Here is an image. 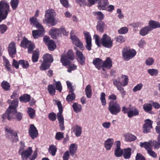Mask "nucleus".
<instances>
[{
  "mask_svg": "<svg viewBox=\"0 0 160 160\" xmlns=\"http://www.w3.org/2000/svg\"><path fill=\"white\" fill-rule=\"evenodd\" d=\"M94 37L95 38V43L98 47H100L101 44L104 47L108 48H110L112 47L113 40L107 34H104L100 41L98 35L95 34Z\"/></svg>",
  "mask_w": 160,
  "mask_h": 160,
  "instance_id": "nucleus-1",
  "label": "nucleus"
},
{
  "mask_svg": "<svg viewBox=\"0 0 160 160\" xmlns=\"http://www.w3.org/2000/svg\"><path fill=\"white\" fill-rule=\"evenodd\" d=\"M75 56L72 50H69L66 54L62 55L60 61L62 65L66 66L71 63V62L69 60H73Z\"/></svg>",
  "mask_w": 160,
  "mask_h": 160,
  "instance_id": "nucleus-2",
  "label": "nucleus"
},
{
  "mask_svg": "<svg viewBox=\"0 0 160 160\" xmlns=\"http://www.w3.org/2000/svg\"><path fill=\"white\" fill-rule=\"evenodd\" d=\"M22 114L20 112H17L14 111L9 112L7 113H4L2 115V121H3L5 119L7 118L9 120L12 119L16 120L18 121H20L22 118Z\"/></svg>",
  "mask_w": 160,
  "mask_h": 160,
  "instance_id": "nucleus-3",
  "label": "nucleus"
},
{
  "mask_svg": "<svg viewBox=\"0 0 160 160\" xmlns=\"http://www.w3.org/2000/svg\"><path fill=\"white\" fill-rule=\"evenodd\" d=\"M108 110L112 114L116 115L120 112L121 108L117 102L111 101L108 104Z\"/></svg>",
  "mask_w": 160,
  "mask_h": 160,
  "instance_id": "nucleus-4",
  "label": "nucleus"
},
{
  "mask_svg": "<svg viewBox=\"0 0 160 160\" xmlns=\"http://www.w3.org/2000/svg\"><path fill=\"white\" fill-rule=\"evenodd\" d=\"M123 58L126 60H129L134 57L136 54V51L127 48H124L122 52Z\"/></svg>",
  "mask_w": 160,
  "mask_h": 160,
  "instance_id": "nucleus-5",
  "label": "nucleus"
},
{
  "mask_svg": "<svg viewBox=\"0 0 160 160\" xmlns=\"http://www.w3.org/2000/svg\"><path fill=\"white\" fill-rule=\"evenodd\" d=\"M5 130L7 132L6 134V137L11 139L12 142H17L19 141L18 133L13 129L10 128H5Z\"/></svg>",
  "mask_w": 160,
  "mask_h": 160,
  "instance_id": "nucleus-6",
  "label": "nucleus"
},
{
  "mask_svg": "<svg viewBox=\"0 0 160 160\" xmlns=\"http://www.w3.org/2000/svg\"><path fill=\"white\" fill-rule=\"evenodd\" d=\"M8 100L7 102L8 103L11 104L9 105L8 108H7L5 113H7L9 112L14 111L15 112L17 110V108L18 106V99H15L12 101Z\"/></svg>",
  "mask_w": 160,
  "mask_h": 160,
  "instance_id": "nucleus-7",
  "label": "nucleus"
},
{
  "mask_svg": "<svg viewBox=\"0 0 160 160\" xmlns=\"http://www.w3.org/2000/svg\"><path fill=\"white\" fill-rule=\"evenodd\" d=\"M53 11H47L45 15V20L48 23H50L52 26H54L56 24L54 18V12Z\"/></svg>",
  "mask_w": 160,
  "mask_h": 160,
  "instance_id": "nucleus-8",
  "label": "nucleus"
},
{
  "mask_svg": "<svg viewBox=\"0 0 160 160\" xmlns=\"http://www.w3.org/2000/svg\"><path fill=\"white\" fill-rule=\"evenodd\" d=\"M8 50L9 56L12 58H14L17 53V50L16 44L14 42H12L9 44Z\"/></svg>",
  "mask_w": 160,
  "mask_h": 160,
  "instance_id": "nucleus-9",
  "label": "nucleus"
},
{
  "mask_svg": "<svg viewBox=\"0 0 160 160\" xmlns=\"http://www.w3.org/2000/svg\"><path fill=\"white\" fill-rule=\"evenodd\" d=\"M145 123L142 127V131L144 133L150 132V129L152 128L153 122L149 119H147L144 121Z\"/></svg>",
  "mask_w": 160,
  "mask_h": 160,
  "instance_id": "nucleus-10",
  "label": "nucleus"
},
{
  "mask_svg": "<svg viewBox=\"0 0 160 160\" xmlns=\"http://www.w3.org/2000/svg\"><path fill=\"white\" fill-rule=\"evenodd\" d=\"M29 134L32 139L37 138L38 135V131L34 124H31L28 129Z\"/></svg>",
  "mask_w": 160,
  "mask_h": 160,
  "instance_id": "nucleus-11",
  "label": "nucleus"
},
{
  "mask_svg": "<svg viewBox=\"0 0 160 160\" xmlns=\"http://www.w3.org/2000/svg\"><path fill=\"white\" fill-rule=\"evenodd\" d=\"M32 152L31 147H29L27 149L24 150L22 152H21L20 154L21 156V158L22 160H27V159L31 156Z\"/></svg>",
  "mask_w": 160,
  "mask_h": 160,
  "instance_id": "nucleus-12",
  "label": "nucleus"
},
{
  "mask_svg": "<svg viewBox=\"0 0 160 160\" xmlns=\"http://www.w3.org/2000/svg\"><path fill=\"white\" fill-rule=\"evenodd\" d=\"M156 132L159 135L157 137V141H153L152 142V145L155 149H158L160 148V126H156L155 127Z\"/></svg>",
  "mask_w": 160,
  "mask_h": 160,
  "instance_id": "nucleus-13",
  "label": "nucleus"
},
{
  "mask_svg": "<svg viewBox=\"0 0 160 160\" xmlns=\"http://www.w3.org/2000/svg\"><path fill=\"white\" fill-rule=\"evenodd\" d=\"M73 43L79 48L82 50H84V47L82 43L80 41L79 38L76 36L71 37L70 38Z\"/></svg>",
  "mask_w": 160,
  "mask_h": 160,
  "instance_id": "nucleus-14",
  "label": "nucleus"
},
{
  "mask_svg": "<svg viewBox=\"0 0 160 160\" xmlns=\"http://www.w3.org/2000/svg\"><path fill=\"white\" fill-rule=\"evenodd\" d=\"M57 105L59 110V112L57 113V118L59 123L64 122V118L62 115L63 108L62 104L60 101H58L57 102Z\"/></svg>",
  "mask_w": 160,
  "mask_h": 160,
  "instance_id": "nucleus-15",
  "label": "nucleus"
},
{
  "mask_svg": "<svg viewBox=\"0 0 160 160\" xmlns=\"http://www.w3.org/2000/svg\"><path fill=\"white\" fill-rule=\"evenodd\" d=\"M76 55L77 57L78 62L82 66L85 64L86 58L82 52L78 50H76Z\"/></svg>",
  "mask_w": 160,
  "mask_h": 160,
  "instance_id": "nucleus-16",
  "label": "nucleus"
},
{
  "mask_svg": "<svg viewBox=\"0 0 160 160\" xmlns=\"http://www.w3.org/2000/svg\"><path fill=\"white\" fill-rule=\"evenodd\" d=\"M112 67V61L111 58L108 57L103 62L102 70L105 71V68L110 69Z\"/></svg>",
  "mask_w": 160,
  "mask_h": 160,
  "instance_id": "nucleus-17",
  "label": "nucleus"
},
{
  "mask_svg": "<svg viewBox=\"0 0 160 160\" xmlns=\"http://www.w3.org/2000/svg\"><path fill=\"white\" fill-rule=\"evenodd\" d=\"M78 147L75 143L71 144L69 147V153L74 158L78 157L76 154Z\"/></svg>",
  "mask_w": 160,
  "mask_h": 160,
  "instance_id": "nucleus-18",
  "label": "nucleus"
},
{
  "mask_svg": "<svg viewBox=\"0 0 160 160\" xmlns=\"http://www.w3.org/2000/svg\"><path fill=\"white\" fill-rule=\"evenodd\" d=\"M49 34L53 39H56L57 36H60L61 34L60 29L52 28L49 31Z\"/></svg>",
  "mask_w": 160,
  "mask_h": 160,
  "instance_id": "nucleus-19",
  "label": "nucleus"
},
{
  "mask_svg": "<svg viewBox=\"0 0 160 160\" xmlns=\"http://www.w3.org/2000/svg\"><path fill=\"white\" fill-rule=\"evenodd\" d=\"M85 37L86 43V48L88 50L90 51L91 50L92 46L91 36L89 32H87L85 34Z\"/></svg>",
  "mask_w": 160,
  "mask_h": 160,
  "instance_id": "nucleus-20",
  "label": "nucleus"
},
{
  "mask_svg": "<svg viewBox=\"0 0 160 160\" xmlns=\"http://www.w3.org/2000/svg\"><path fill=\"white\" fill-rule=\"evenodd\" d=\"M139 112L138 109L136 108H130L128 112V116L129 118H131L133 116H138L139 114Z\"/></svg>",
  "mask_w": 160,
  "mask_h": 160,
  "instance_id": "nucleus-21",
  "label": "nucleus"
},
{
  "mask_svg": "<svg viewBox=\"0 0 160 160\" xmlns=\"http://www.w3.org/2000/svg\"><path fill=\"white\" fill-rule=\"evenodd\" d=\"M93 64L98 69L100 70L102 68L103 60L99 58H96L93 60Z\"/></svg>",
  "mask_w": 160,
  "mask_h": 160,
  "instance_id": "nucleus-22",
  "label": "nucleus"
},
{
  "mask_svg": "<svg viewBox=\"0 0 160 160\" xmlns=\"http://www.w3.org/2000/svg\"><path fill=\"white\" fill-rule=\"evenodd\" d=\"M148 26L152 31L154 29L160 28V23L158 22L151 20L149 22Z\"/></svg>",
  "mask_w": 160,
  "mask_h": 160,
  "instance_id": "nucleus-23",
  "label": "nucleus"
},
{
  "mask_svg": "<svg viewBox=\"0 0 160 160\" xmlns=\"http://www.w3.org/2000/svg\"><path fill=\"white\" fill-rule=\"evenodd\" d=\"M72 129L76 137H78L81 136L82 131L81 127L76 125L72 127Z\"/></svg>",
  "mask_w": 160,
  "mask_h": 160,
  "instance_id": "nucleus-24",
  "label": "nucleus"
},
{
  "mask_svg": "<svg viewBox=\"0 0 160 160\" xmlns=\"http://www.w3.org/2000/svg\"><path fill=\"white\" fill-rule=\"evenodd\" d=\"M9 3L6 0H2L0 1V10H9Z\"/></svg>",
  "mask_w": 160,
  "mask_h": 160,
  "instance_id": "nucleus-25",
  "label": "nucleus"
},
{
  "mask_svg": "<svg viewBox=\"0 0 160 160\" xmlns=\"http://www.w3.org/2000/svg\"><path fill=\"white\" fill-rule=\"evenodd\" d=\"M131 148H127L123 149L122 154L125 159H128L131 155Z\"/></svg>",
  "mask_w": 160,
  "mask_h": 160,
  "instance_id": "nucleus-26",
  "label": "nucleus"
},
{
  "mask_svg": "<svg viewBox=\"0 0 160 160\" xmlns=\"http://www.w3.org/2000/svg\"><path fill=\"white\" fill-rule=\"evenodd\" d=\"M108 2L107 0H100L98 2V7L99 10H105L106 7L108 4Z\"/></svg>",
  "mask_w": 160,
  "mask_h": 160,
  "instance_id": "nucleus-27",
  "label": "nucleus"
},
{
  "mask_svg": "<svg viewBox=\"0 0 160 160\" xmlns=\"http://www.w3.org/2000/svg\"><path fill=\"white\" fill-rule=\"evenodd\" d=\"M114 142L113 139L112 138H108L104 142V147L107 150H109L112 148Z\"/></svg>",
  "mask_w": 160,
  "mask_h": 160,
  "instance_id": "nucleus-28",
  "label": "nucleus"
},
{
  "mask_svg": "<svg viewBox=\"0 0 160 160\" xmlns=\"http://www.w3.org/2000/svg\"><path fill=\"white\" fill-rule=\"evenodd\" d=\"M19 99L21 102L26 103L30 101L31 97L29 95L27 94H24L20 96Z\"/></svg>",
  "mask_w": 160,
  "mask_h": 160,
  "instance_id": "nucleus-29",
  "label": "nucleus"
},
{
  "mask_svg": "<svg viewBox=\"0 0 160 160\" xmlns=\"http://www.w3.org/2000/svg\"><path fill=\"white\" fill-rule=\"evenodd\" d=\"M31 42V41L28 40L26 37H24L21 42L20 46L21 47L26 48Z\"/></svg>",
  "mask_w": 160,
  "mask_h": 160,
  "instance_id": "nucleus-30",
  "label": "nucleus"
},
{
  "mask_svg": "<svg viewBox=\"0 0 160 160\" xmlns=\"http://www.w3.org/2000/svg\"><path fill=\"white\" fill-rule=\"evenodd\" d=\"M124 137L126 141L129 142L135 141L137 139L135 135L129 133L126 134Z\"/></svg>",
  "mask_w": 160,
  "mask_h": 160,
  "instance_id": "nucleus-31",
  "label": "nucleus"
},
{
  "mask_svg": "<svg viewBox=\"0 0 160 160\" xmlns=\"http://www.w3.org/2000/svg\"><path fill=\"white\" fill-rule=\"evenodd\" d=\"M151 29L149 28L148 26H147L143 28L140 31L139 34L142 36H145L148 34Z\"/></svg>",
  "mask_w": 160,
  "mask_h": 160,
  "instance_id": "nucleus-32",
  "label": "nucleus"
},
{
  "mask_svg": "<svg viewBox=\"0 0 160 160\" xmlns=\"http://www.w3.org/2000/svg\"><path fill=\"white\" fill-rule=\"evenodd\" d=\"M48 90L49 94L52 96L55 95L56 92V88L54 84H49L47 88Z\"/></svg>",
  "mask_w": 160,
  "mask_h": 160,
  "instance_id": "nucleus-33",
  "label": "nucleus"
},
{
  "mask_svg": "<svg viewBox=\"0 0 160 160\" xmlns=\"http://www.w3.org/2000/svg\"><path fill=\"white\" fill-rule=\"evenodd\" d=\"M50 66V63L43 61L39 67V69L41 71H45L49 69Z\"/></svg>",
  "mask_w": 160,
  "mask_h": 160,
  "instance_id": "nucleus-34",
  "label": "nucleus"
},
{
  "mask_svg": "<svg viewBox=\"0 0 160 160\" xmlns=\"http://www.w3.org/2000/svg\"><path fill=\"white\" fill-rule=\"evenodd\" d=\"M43 61L45 62L51 63L53 62V58L52 55L48 53L44 54L43 57Z\"/></svg>",
  "mask_w": 160,
  "mask_h": 160,
  "instance_id": "nucleus-35",
  "label": "nucleus"
},
{
  "mask_svg": "<svg viewBox=\"0 0 160 160\" xmlns=\"http://www.w3.org/2000/svg\"><path fill=\"white\" fill-rule=\"evenodd\" d=\"M140 144V147L142 148H144L147 151V152H148V150H150L152 149L151 144L149 142H141Z\"/></svg>",
  "mask_w": 160,
  "mask_h": 160,
  "instance_id": "nucleus-36",
  "label": "nucleus"
},
{
  "mask_svg": "<svg viewBox=\"0 0 160 160\" xmlns=\"http://www.w3.org/2000/svg\"><path fill=\"white\" fill-rule=\"evenodd\" d=\"M143 109L146 112L152 113V105L150 103H145L143 105Z\"/></svg>",
  "mask_w": 160,
  "mask_h": 160,
  "instance_id": "nucleus-37",
  "label": "nucleus"
},
{
  "mask_svg": "<svg viewBox=\"0 0 160 160\" xmlns=\"http://www.w3.org/2000/svg\"><path fill=\"white\" fill-rule=\"evenodd\" d=\"M73 110L76 113H78L81 112L82 107L81 105L76 102H74L72 106Z\"/></svg>",
  "mask_w": 160,
  "mask_h": 160,
  "instance_id": "nucleus-38",
  "label": "nucleus"
},
{
  "mask_svg": "<svg viewBox=\"0 0 160 160\" xmlns=\"http://www.w3.org/2000/svg\"><path fill=\"white\" fill-rule=\"evenodd\" d=\"M57 151V148L55 145H51L49 146L48 149V152L52 156H55Z\"/></svg>",
  "mask_w": 160,
  "mask_h": 160,
  "instance_id": "nucleus-39",
  "label": "nucleus"
},
{
  "mask_svg": "<svg viewBox=\"0 0 160 160\" xmlns=\"http://www.w3.org/2000/svg\"><path fill=\"white\" fill-rule=\"evenodd\" d=\"M76 95L73 92H70L67 96L66 100L68 103L72 102L75 99Z\"/></svg>",
  "mask_w": 160,
  "mask_h": 160,
  "instance_id": "nucleus-40",
  "label": "nucleus"
},
{
  "mask_svg": "<svg viewBox=\"0 0 160 160\" xmlns=\"http://www.w3.org/2000/svg\"><path fill=\"white\" fill-rule=\"evenodd\" d=\"M1 86L4 91H8L10 90V85L6 81H3L1 83Z\"/></svg>",
  "mask_w": 160,
  "mask_h": 160,
  "instance_id": "nucleus-41",
  "label": "nucleus"
},
{
  "mask_svg": "<svg viewBox=\"0 0 160 160\" xmlns=\"http://www.w3.org/2000/svg\"><path fill=\"white\" fill-rule=\"evenodd\" d=\"M44 32L40 31L38 30H33L32 31V35L34 39L37 38L39 37L42 36Z\"/></svg>",
  "mask_w": 160,
  "mask_h": 160,
  "instance_id": "nucleus-42",
  "label": "nucleus"
},
{
  "mask_svg": "<svg viewBox=\"0 0 160 160\" xmlns=\"http://www.w3.org/2000/svg\"><path fill=\"white\" fill-rule=\"evenodd\" d=\"M47 45L49 50L51 51H53L56 48L55 42L53 40H50Z\"/></svg>",
  "mask_w": 160,
  "mask_h": 160,
  "instance_id": "nucleus-43",
  "label": "nucleus"
},
{
  "mask_svg": "<svg viewBox=\"0 0 160 160\" xmlns=\"http://www.w3.org/2000/svg\"><path fill=\"white\" fill-rule=\"evenodd\" d=\"M39 57V52L37 50L33 51L32 52V62H37L38 61Z\"/></svg>",
  "mask_w": 160,
  "mask_h": 160,
  "instance_id": "nucleus-44",
  "label": "nucleus"
},
{
  "mask_svg": "<svg viewBox=\"0 0 160 160\" xmlns=\"http://www.w3.org/2000/svg\"><path fill=\"white\" fill-rule=\"evenodd\" d=\"M85 92L87 97L88 98H90L92 96V90L90 85H88L85 89Z\"/></svg>",
  "mask_w": 160,
  "mask_h": 160,
  "instance_id": "nucleus-45",
  "label": "nucleus"
},
{
  "mask_svg": "<svg viewBox=\"0 0 160 160\" xmlns=\"http://www.w3.org/2000/svg\"><path fill=\"white\" fill-rule=\"evenodd\" d=\"M105 24L102 21H98V24L97 26V28L98 30L101 32H103Z\"/></svg>",
  "mask_w": 160,
  "mask_h": 160,
  "instance_id": "nucleus-46",
  "label": "nucleus"
},
{
  "mask_svg": "<svg viewBox=\"0 0 160 160\" xmlns=\"http://www.w3.org/2000/svg\"><path fill=\"white\" fill-rule=\"evenodd\" d=\"M19 65L23 68H28L29 66L28 62L24 60H20L19 61Z\"/></svg>",
  "mask_w": 160,
  "mask_h": 160,
  "instance_id": "nucleus-47",
  "label": "nucleus"
},
{
  "mask_svg": "<svg viewBox=\"0 0 160 160\" xmlns=\"http://www.w3.org/2000/svg\"><path fill=\"white\" fill-rule=\"evenodd\" d=\"M8 11H0V22L5 19L8 13Z\"/></svg>",
  "mask_w": 160,
  "mask_h": 160,
  "instance_id": "nucleus-48",
  "label": "nucleus"
},
{
  "mask_svg": "<svg viewBox=\"0 0 160 160\" xmlns=\"http://www.w3.org/2000/svg\"><path fill=\"white\" fill-rule=\"evenodd\" d=\"M5 63V66L7 69L8 71H9L11 70V68L10 67L11 65L9 62L8 59H7L5 56H3L2 57Z\"/></svg>",
  "mask_w": 160,
  "mask_h": 160,
  "instance_id": "nucleus-49",
  "label": "nucleus"
},
{
  "mask_svg": "<svg viewBox=\"0 0 160 160\" xmlns=\"http://www.w3.org/2000/svg\"><path fill=\"white\" fill-rule=\"evenodd\" d=\"M93 13L94 15L97 16V18L99 20V21H102L103 19L104 16L101 12H94Z\"/></svg>",
  "mask_w": 160,
  "mask_h": 160,
  "instance_id": "nucleus-50",
  "label": "nucleus"
},
{
  "mask_svg": "<svg viewBox=\"0 0 160 160\" xmlns=\"http://www.w3.org/2000/svg\"><path fill=\"white\" fill-rule=\"evenodd\" d=\"M27 112L31 118H33L35 117V111L32 108L29 107L28 108V110Z\"/></svg>",
  "mask_w": 160,
  "mask_h": 160,
  "instance_id": "nucleus-51",
  "label": "nucleus"
},
{
  "mask_svg": "<svg viewBox=\"0 0 160 160\" xmlns=\"http://www.w3.org/2000/svg\"><path fill=\"white\" fill-rule=\"evenodd\" d=\"M19 1L18 0H11L10 2V5L13 10L17 8L18 5Z\"/></svg>",
  "mask_w": 160,
  "mask_h": 160,
  "instance_id": "nucleus-52",
  "label": "nucleus"
},
{
  "mask_svg": "<svg viewBox=\"0 0 160 160\" xmlns=\"http://www.w3.org/2000/svg\"><path fill=\"white\" fill-rule=\"evenodd\" d=\"M123 153V150L121 148H116L115 150V155L117 157H121Z\"/></svg>",
  "mask_w": 160,
  "mask_h": 160,
  "instance_id": "nucleus-53",
  "label": "nucleus"
},
{
  "mask_svg": "<svg viewBox=\"0 0 160 160\" xmlns=\"http://www.w3.org/2000/svg\"><path fill=\"white\" fill-rule=\"evenodd\" d=\"M148 72L152 76H156L158 73V70L155 69H149L148 70Z\"/></svg>",
  "mask_w": 160,
  "mask_h": 160,
  "instance_id": "nucleus-54",
  "label": "nucleus"
},
{
  "mask_svg": "<svg viewBox=\"0 0 160 160\" xmlns=\"http://www.w3.org/2000/svg\"><path fill=\"white\" fill-rule=\"evenodd\" d=\"M100 99L102 105L103 106H105L106 104V102L105 99V94L103 92H102L101 94Z\"/></svg>",
  "mask_w": 160,
  "mask_h": 160,
  "instance_id": "nucleus-55",
  "label": "nucleus"
},
{
  "mask_svg": "<svg viewBox=\"0 0 160 160\" xmlns=\"http://www.w3.org/2000/svg\"><path fill=\"white\" fill-rule=\"evenodd\" d=\"M27 48L28 49V52L31 54L35 48V46L34 43L31 42L28 45Z\"/></svg>",
  "mask_w": 160,
  "mask_h": 160,
  "instance_id": "nucleus-56",
  "label": "nucleus"
},
{
  "mask_svg": "<svg viewBox=\"0 0 160 160\" xmlns=\"http://www.w3.org/2000/svg\"><path fill=\"white\" fill-rule=\"evenodd\" d=\"M64 138V133L62 132H57L55 136V138L58 140H60Z\"/></svg>",
  "mask_w": 160,
  "mask_h": 160,
  "instance_id": "nucleus-57",
  "label": "nucleus"
},
{
  "mask_svg": "<svg viewBox=\"0 0 160 160\" xmlns=\"http://www.w3.org/2000/svg\"><path fill=\"white\" fill-rule=\"evenodd\" d=\"M8 29V27L6 25L2 24L0 25V32L1 33L4 34Z\"/></svg>",
  "mask_w": 160,
  "mask_h": 160,
  "instance_id": "nucleus-58",
  "label": "nucleus"
},
{
  "mask_svg": "<svg viewBox=\"0 0 160 160\" xmlns=\"http://www.w3.org/2000/svg\"><path fill=\"white\" fill-rule=\"evenodd\" d=\"M69 67L68 68V72H71L72 71L76 70L77 68V66L74 64H71V63L70 64H68Z\"/></svg>",
  "mask_w": 160,
  "mask_h": 160,
  "instance_id": "nucleus-59",
  "label": "nucleus"
},
{
  "mask_svg": "<svg viewBox=\"0 0 160 160\" xmlns=\"http://www.w3.org/2000/svg\"><path fill=\"white\" fill-rule=\"evenodd\" d=\"M56 89L61 92L62 89V87L61 82L60 81L56 82L55 83Z\"/></svg>",
  "mask_w": 160,
  "mask_h": 160,
  "instance_id": "nucleus-60",
  "label": "nucleus"
},
{
  "mask_svg": "<svg viewBox=\"0 0 160 160\" xmlns=\"http://www.w3.org/2000/svg\"><path fill=\"white\" fill-rule=\"evenodd\" d=\"M154 62V59L152 58H148L146 60L145 63L148 66H150L153 64Z\"/></svg>",
  "mask_w": 160,
  "mask_h": 160,
  "instance_id": "nucleus-61",
  "label": "nucleus"
},
{
  "mask_svg": "<svg viewBox=\"0 0 160 160\" xmlns=\"http://www.w3.org/2000/svg\"><path fill=\"white\" fill-rule=\"evenodd\" d=\"M128 31V28L126 27H124L118 30V32L120 34H124L127 33Z\"/></svg>",
  "mask_w": 160,
  "mask_h": 160,
  "instance_id": "nucleus-62",
  "label": "nucleus"
},
{
  "mask_svg": "<svg viewBox=\"0 0 160 160\" xmlns=\"http://www.w3.org/2000/svg\"><path fill=\"white\" fill-rule=\"evenodd\" d=\"M143 85L142 83H140L137 85L133 89L134 92H137L138 91L141 90L142 88Z\"/></svg>",
  "mask_w": 160,
  "mask_h": 160,
  "instance_id": "nucleus-63",
  "label": "nucleus"
},
{
  "mask_svg": "<svg viewBox=\"0 0 160 160\" xmlns=\"http://www.w3.org/2000/svg\"><path fill=\"white\" fill-rule=\"evenodd\" d=\"M135 160H146V159L141 154L137 153L136 156Z\"/></svg>",
  "mask_w": 160,
  "mask_h": 160,
  "instance_id": "nucleus-64",
  "label": "nucleus"
}]
</instances>
